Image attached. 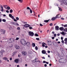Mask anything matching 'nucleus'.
Wrapping results in <instances>:
<instances>
[{
	"label": "nucleus",
	"instance_id": "nucleus-36",
	"mask_svg": "<svg viewBox=\"0 0 67 67\" xmlns=\"http://www.w3.org/2000/svg\"><path fill=\"white\" fill-rule=\"evenodd\" d=\"M16 20H19V18H18V17H16Z\"/></svg>",
	"mask_w": 67,
	"mask_h": 67
},
{
	"label": "nucleus",
	"instance_id": "nucleus-30",
	"mask_svg": "<svg viewBox=\"0 0 67 67\" xmlns=\"http://www.w3.org/2000/svg\"><path fill=\"white\" fill-rule=\"evenodd\" d=\"M60 51H63V48H60Z\"/></svg>",
	"mask_w": 67,
	"mask_h": 67
},
{
	"label": "nucleus",
	"instance_id": "nucleus-11",
	"mask_svg": "<svg viewBox=\"0 0 67 67\" xmlns=\"http://www.w3.org/2000/svg\"><path fill=\"white\" fill-rule=\"evenodd\" d=\"M9 16L10 18H12V19H14V16H13L12 15V14H9Z\"/></svg>",
	"mask_w": 67,
	"mask_h": 67
},
{
	"label": "nucleus",
	"instance_id": "nucleus-16",
	"mask_svg": "<svg viewBox=\"0 0 67 67\" xmlns=\"http://www.w3.org/2000/svg\"><path fill=\"white\" fill-rule=\"evenodd\" d=\"M64 28L63 27H60L59 28V30H60V31H64Z\"/></svg>",
	"mask_w": 67,
	"mask_h": 67
},
{
	"label": "nucleus",
	"instance_id": "nucleus-54",
	"mask_svg": "<svg viewBox=\"0 0 67 67\" xmlns=\"http://www.w3.org/2000/svg\"><path fill=\"white\" fill-rule=\"evenodd\" d=\"M60 35V34H58L57 35V36H59Z\"/></svg>",
	"mask_w": 67,
	"mask_h": 67
},
{
	"label": "nucleus",
	"instance_id": "nucleus-29",
	"mask_svg": "<svg viewBox=\"0 0 67 67\" xmlns=\"http://www.w3.org/2000/svg\"><path fill=\"white\" fill-rule=\"evenodd\" d=\"M64 32H67V29H64Z\"/></svg>",
	"mask_w": 67,
	"mask_h": 67
},
{
	"label": "nucleus",
	"instance_id": "nucleus-62",
	"mask_svg": "<svg viewBox=\"0 0 67 67\" xmlns=\"http://www.w3.org/2000/svg\"><path fill=\"white\" fill-rule=\"evenodd\" d=\"M61 19H62V20H64V18H61Z\"/></svg>",
	"mask_w": 67,
	"mask_h": 67
},
{
	"label": "nucleus",
	"instance_id": "nucleus-46",
	"mask_svg": "<svg viewBox=\"0 0 67 67\" xmlns=\"http://www.w3.org/2000/svg\"><path fill=\"white\" fill-rule=\"evenodd\" d=\"M50 26H53V23H51L50 24Z\"/></svg>",
	"mask_w": 67,
	"mask_h": 67
},
{
	"label": "nucleus",
	"instance_id": "nucleus-13",
	"mask_svg": "<svg viewBox=\"0 0 67 67\" xmlns=\"http://www.w3.org/2000/svg\"><path fill=\"white\" fill-rule=\"evenodd\" d=\"M15 48L17 49H18L20 48V47L18 45H15Z\"/></svg>",
	"mask_w": 67,
	"mask_h": 67
},
{
	"label": "nucleus",
	"instance_id": "nucleus-10",
	"mask_svg": "<svg viewBox=\"0 0 67 67\" xmlns=\"http://www.w3.org/2000/svg\"><path fill=\"white\" fill-rule=\"evenodd\" d=\"M47 42L48 45H51L52 44V43L51 41H47Z\"/></svg>",
	"mask_w": 67,
	"mask_h": 67
},
{
	"label": "nucleus",
	"instance_id": "nucleus-60",
	"mask_svg": "<svg viewBox=\"0 0 67 67\" xmlns=\"http://www.w3.org/2000/svg\"><path fill=\"white\" fill-rule=\"evenodd\" d=\"M1 11L2 12H3V8L2 9V10H1Z\"/></svg>",
	"mask_w": 67,
	"mask_h": 67
},
{
	"label": "nucleus",
	"instance_id": "nucleus-21",
	"mask_svg": "<svg viewBox=\"0 0 67 67\" xmlns=\"http://www.w3.org/2000/svg\"><path fill=\"white\" fill-rule=\"evenodd\" d=\"M12 41V40H11V38H10L8 41L9 43H12V42L11 41Z\"/></svg>",
	"mask_w": 67,
	"mask_h": 67
},
{
	"label": "nucleus",
	"instance_id": "nucleus-35",
	"mask_svg": "<svg viewBox=\"0 0 67 67\" xmlns=\"http://www.w3.org/2000/svg\"><path fill=\"white\" fill-rule=\"evenodd\" d=\"M28 53L29 54H31V53H32V51H29L28 52Z\"/></svg>",
	"mask_w": 67,
	"mask_h": 67
},
{
	"label": "nucleus",
	"instance_id": "nucleus-58",
	"mask_svg": "<svg viewBox=\"0 0 67 67\" xmlns=\"http://www.w3.org/2000/svg\"><path fill=\"white\" fill-rule=\"evenodd\" d=\"M16 25H18V26H19V24L18 23H16Z\"/></svg>",
	"mask_w": 67,
	"mask_h": 67
},
{
	"label": "nucleus",
	"instance_id": "nucleus-56",
	"mask_svg": "<svg viewBox=\"0 0 67 67\" xmlns=\"http://www.w3.org/2000/svg\"><path fill=\"white\" fill-rule=\"evenodd\" d=\"M62 43H64V40H63L62 41Z\"/></svg>",
	"mask_w": 67,
	"mask_h": 67
},
{
	"label": "nucleus",
	"instance_id": "nucleus-61",
	"mask_svg": "<svg viewBox=\"0 0 67 67\" xmlns=\"http://www.w3.org/2000/svg\"><path fill=\"white\" fill-rule=\"evenodd\" d=\"M43 59H45V58L44 57H42Z\"/></svg>",
	"mask_w": 67,
	"mask_h": 67
},
{
	"label": "nucleus",
	"instance_id": "nucleus-43",
	"mask_svg": "<svg viewBox=\"0 0 67 67\" xmlns=\"http://www.w3.org/2000/svg\"><path fill=\"white\" fill-rule=\"evenodd\" d=\"M19 40V38L18 37H17L15 39V40Z\"/></svg>",
	"mask_w": 67,
	"mask_h": 67
},
{
	"label": "nucleus",
	"instance_id": "nucleus-50",
	"mask_svg": "<svg viewBox=\"0 0 67 67\" xmlns=\"http://www.w3.org/2000/svg\"><path fill=\"white\" fill-rule=\"evenodd\" d=\"M40 25L41 26H43V25L41 24H40Z\"/></svg>",
	"mask_w": 67,
	"mask_h": 67
},
{
	"label": "nucleus",
	"instance_id": "nucleus-42",
	"mask_svg": "<svg viewBox=\"0 0 67 67\" xmlns=\"http://www.w3.org/2000/svg\"><path fill=\"white\" fill-rule=\"evenodd\" d=\"M30 10L31 13H32V10L31 9H30Z\"/></svg>",
	"mask_w": 67,
	"mask_h": 67
},
{
	"label": "nucleus",
	"instance_id": "nucleus-45",
	"mask_svg": "<svg viewBox=\"0 0 67 67\" xmlns=\"http://www.w3.org/2000/svg\"><path fill=\"white\" fill-rule=\"evenodd\" d=\"M14 21H15V22H16V21H17V20H16L15 19H14Z\"/></svg>",
	"mask_w": 67,
	"mask_h": 67
},
{
	"label": "nucleus",
	"instance_id": "nucleus-1",
	"mask_svg": "<svg viewBox=\"0 0 67 67\" xmlns=\"http://www.w3.org/2000/svg\"><path fill=\"white\" fill-rule=\"evenodd\" d=\"M58 1L60 2L61 5H62L63 3H64L67 5V0H58Z\"/></svg>",
	"mask_w": 67,
	"mask_h": 67
},
{
	"label": "nucleus",
	"instance_id": "nucleus-14",
	"mask_svg": "<svg viewBox=\"0 0 67 67\" xmlns=\"http://www.w3.org/2000/svg\"><path fill=\"white\" fill-rule=\"evenodd\" d=\"M55 30L57 31H58L59 30V26H55Z\"/></svg>",
	"mask_w": 67,
	"mask_h": 67
},
{
	"label": "nucleus",
	"instance_id": "nucleus-4",
	"mask_svg": "<svg viewBox=\"0 0 67 67\" xmlns=\"http://www.w3.org/2000/svg\"><path fill=\"white\" fill-rule=\"evenodd\" d=\"M59 63H65V60H64V59H60L59 60Z\"/></svg>",
	"mask_w": 67,
	"mask_h": 67
},
{
	"label": "nucleus",
	"instance_id": "nucleus-41",
	"mask_svg": "<svg viewBox=\"0 0 67 67\" xmlns=\"http://www.w3.org/2000/svg\"><path fill=\"white\" fill-rule=\"evenodd\" d=\"M17 29L18 30H20V28L19 27H18L17 28Z\"/></svg>",
	"mask_w": 67,
	"mask_h": 67
},
{
	"label": "nucleus",
	"instance_id": "nucleus-27",
	"mask_svg": "<svg viewBox=\"0 0 67 67\" xmlns=\"http://www.w3.org/2000/svg\"><path fill=\"white\" fill-rule=\"evenodd\" d=\"M35 49L36 50H38V47L37 46H36L35 47Z\"/></svg>",
	"mask_w": 67,
	"mask_h": 67
},
{
	"label": "nucleus",
	"instance_id": "nucleus-52",
	"mask_svg": "<svg viewBox=\"0 0 67 67\" xmlns=\"http://www.w3.org/2000/svg\"><path fill=\"white\" fill-rule=\"evenodd\" d=\"M61 39L63 41V37H61Z\"/></svg>",
	"mask_w": 67,
	"mask_h": 67
},
{
	"label": "nucleus",
	"instance_id": "nucleus-47",
	"mask_svg": "<svg viewBox=\"0 0 67 67\" xmlns=\"http://www.w3.org/2000/svg\"><path fill=\"white\" fill-rule=\"evenodd\" d=\"M46 61H43V63H46Z\"/></svg>",
	"mask_w": 67,
	"mask_h": 67
},
{
	"label": "nucleus",
	"instance_id": "nucleus-19",
	"mask_svg": "<svg viewBox=\"0 0 67 67\" xmlns=\"http://www.w3.org/2000/svg\"><path fill=\"white\" fill-rule=\"evenodd\" d=\"M49 20H50V19H49L48 20H46L44 21V22H46V23H48V21H49Z\"/></svg>",
	"mask_w": 67,
	"mask_h": 67
},
{
	"label": "nucleus",
	"instance_id": "nucleus-2",
	"mask_svg": "<svg viewBox=\"0 0 67 67\" xmlns=\"http://www.w3.org/2000/svg\"><path fill=\"white\" fill-rule=\"evenodd\" d=\"M20 43L22 45L24 46H25L26 44V41L25 40L21 39L20 41Z\"/></svg>",
	"mask_w": 67,
	"mask_h": 67
},
{
	"label": "nucleus",
	"instance_id": "nucleus-26",
	"mask_svg": "<svg viewBox=\"0 0 67 67\" xmlns=\"http://www.w3.org/2000/svg\"><path fill=\"white\" fill-rule=\"evenodd\" d=\"M2 21L4 22H6V20L5 19H3L2 20Z\"/></svg>",
	"mask_w": 67,
	"mask_h": 67
},
{
	"label": "nucleus",
	"instance_id": "nucleus-24",
	"mask_svg": "<svg viewBox=\"0 0 67 67\" xmlns=\"http://www.w3.org/2000/svg\"><path fill=\"white\" fill-rule=\"evenodd\" d=\"M9 12L10 13H12V12H13V10L12 9L10 10Z\"/></svg>",
	"mask_w": 67,
	"mask_h": 67
},
{
	"label": "nucleus",
	"instance_id": "nucleus-18",
	"mask_svg": "<svg viewBox=\"0 0 67 67\" xmlns=\"http://www.w3.org/2000/svg\"><path fill=\"white\" fill-rule=\"evenodd\" d=\"M42 54H45L46 53V51L45 50H42Z\"/></svg>",
	"mask_w": 67,
	"mask_h": 67
},
{
	"label": "nucleus",
	"instance_id": "nucleus-15",
	"mask_svg": "<svg viewBox=\"0 0 67 67\" xmlns=\"http://www.w3.org/2000/svg\"><path fill=\"white\" fill-rule=\"evenodd\" d=\"M15 63H19V59H16L15 60Z\"/></svg>",
	"mask_w": 67,
	"mask_h": 67
},
{
	"label": "nucleus",
	"instance_id": "nucleus-8",
	"mask_svg": "<svg viewBox=\"0 0 67 67\" xmlns=\"http://www.w3.org/2000/svg\"><path fill=\"white\" fill-rule=\"evenodd\" d=\"M26 44L27 46L29 47H30L31 46V44H30V43L29 42H27V43H26Z\"/></svg>",
	"mask_w": 67,
	"mask_h": 67
},
{
	"label": "nucleus",
	"instance_id": "nucleus-39",
	"mask_svg": "<svg viewBox=\"0 0 67 67\" xmlns=\"http://www.w3.org/2000/svg\"><path fill=\"white\" fill-rule=\"evenodd\" d=\"M5 42H7L8 41V39H6V40H5Z\"/></svg>",
	"mask_w": 67,
	"mask_h": 67
},
{
	"label": "nucleus",
	"instance_id": "nucleus-3",
	"mask_svg": "<svg viewBox=\"0 0 67 67\" xmlns=\"http://www.w3.org/2000/svg\"><path fill=\"white\" fill-rule=\"evenodd\" d=\"M29 33V36H34V34L33 33V32H32V31H29L28 32Z\"/></svg>",
	"mask_w": 67,
	"mask_h": 67
},
{
	"label": "nucleus",
	"instance_id": "nucleus-49",
	"mask_svg": "<svg viewBox=\"0 0 67 67\" xmlns=\"http://www.w3.org/2000/svg\"><path fill=\"white\" fill-rule=\"evenodd\" d=\"M54 37H56V34H54Z\"/></svg>",
	"mask_w": 67,
	"mask_h": 67
},
{
	"label": "nucleus",
	"instance_id": "nucleus-59",
	"mask_svg": "<svg viewBox=\"0 0 67 67\" xmlns=\"http://www.w3.org/2000/svg\"><path fill=\"white\" fill-rule=\"evenodd\" d=\"M44 66L45 67H47V64H45L44 65Z\"/></svg>",
	"mask_w": 67,
	"mask_h": 67
},
{
	"label": "nucleus",
	"instance_id": "nucleus-33",
	"mask_svg": "<svg viewBox=\"0 0 67 67\" xmlns=\"http://www.w3.org/2000/svg\"><path fill=\"white\" fill-rule=\"evenodd\" d=\"M64 41H65V42H67V38H66L64 39Z\"/></svg>",
	"mask_w": 67,
	"mask_h": 67
},
{
	"label": "nucleus",
	"instance_id": "nucleus-55",
	"mask_svg": "<svg viewBox=\"0 0 67 67\" xmlns=\"http://www.w3.org/2000/svg\"><path fill=\"white\" fill-rule=\"evenodd\" d=\"M48 53H50L51 52H50V51H47Z\"/></svg>",
	"mask_w": 67,
	"mask_h": 67
},
{
	"label": "nucleus",
	"instance_id": "nucleus-23",
	"mask_svg": "<svg viewBox=\"0 0 67 67\" xmlns=\"http://www.w3.org/2000/svg\"><path fill=\"white\" fill-rule=\"evenodd\" d=\"M16 53V52H14L13 53V56H14V55H15V53Z\"/></svg>",
	"mask_w": 67,
	"mask_h": 67
},
{
	"label": "nucleus",
	"instance_id": "nucleus-53",
	"mask_svg": "<svg viewBox=\"0 0 67 67\" xmlns=\"http://www.w3.org/2000/svg\"><path fill=\"white\" fill-rule=\"evenodd\" d=\"M2 19H1L0 18V23H1V22H2Z\"/></svg>",
	"mask_w": 67,
	"mask_h": 67
},
{
	"label": "nucleus",
	"instance_id": "nucleus-22",
	"mask_svg": "<svg viewBox=\"0 0 67 67\" xmlns=\"http://www.w3.org/2000/svg\"><path fill=\"white\" fill-rule=\"evenodd\" d=\"M32 46L33 47L35 46V44L34 43H33L32 44Z\"/></svg>",
	"mask_w": 67,
	"mask_h": 67
},
{
	"label": "nucleus",
	"instance_id": "nucleus-63",
	"mask_svg": "<svg viewBox=\"0 0 67 67\" xmlns=\"http://www.w3.org/2000/svg\"><path fill=\"white\" fill-rule=\"evenodd\" d=\"M1 7L2 9H3V6H2V5H1Z\"/></svg>",
	"mask_w": 67,
	"mask_h": 67
},
{
	"label": "nucleus",
	"instance_id": "nucleus-48",
	"mask_svg": "<svg viewBox=\"0 0 67 67\" xmlns=\"http://www.w3.org/2000/svg\"><path fill=\"white\" fill-rule=\"evenodd\" d=\"M42 44H44V45H47V44H46V43H45L44 42H43L42 43Z\"/></svg>",
	"mask_w": 67,
	"mask_h": 67
},
{
	"label": "nucleus",
	"instance_id": "nucleus-32",
	"mask_svg": "<svg viewBox=\"0 0 67 67\" xmlns=\"http://www.w3.org/2000/svg\"><path fill=\"white\" fill-rule=\"evenodd\" d=\"M61 34H62V35H64L65 33H64V32H62L61 33Z\"/></svg>",
	"mask_w": 67,
	"mask_h": 67
},
{
	"label": "nucleus",
	"instance_id": "nucleus-34",
	"mask_svg": "<svg viewBox=\"0 0 67 67\" xmlns=\"http://www.w3.org/2000/svg\"><path fill=\"white\" fill-rule=\"evenodd\" d=\"M64 27H67V24H66V25H64Z\"/></svg>",
	"mask_w": 67,
	"mask_h": 67
},
{
	"label": "nucleus",
	"instance_id": "nucleus-38",
	"mask_svg": "<svg viewBox=\"0 0 67 67\" xmlns=\"http://www.w3.org/2000/svg\"><path fill=\"white\" fill-rule=\"evenodd\" d=\"M36 39L38 41H39V40H40V38H36Z\"/></svg>",
	"mask_w": 67,
	"mask_h": 67
},
{
	"label": "nucleus",
	"instance_id": "nucleus-28",
	"mask_svg": "<svg viewBox=\"0 0 67 67\" xmlns=\"http://www.w3.org/2000/svg\"><path fill=\"white\" fill-rule=\"evenodd\" d=\"M7 10H10V7H8L7 8Z\"/></svg>",
	"mask_w": 67,
	"mask_h": 67
},
{
	"label": "nucleus",
	"instance_id": "nucleus-40",
	"mask_svg": "<svg viewBox=\"0 0 67 67\" xmlns=\"http://www.w3.org/2000/svg\"><path fill=\"white\" fill-rule=\"evenodd\" d=\"M27 10H30V8L29 7H27Z\"/></svg>",
	"mask_w": 67,
	"mask_h": 67
},
{
	"label": "nucleus",
	"instance_id": "nucleus-20",
	"mask_svg": "<svg viewBox=\"0 0 67 67\" xmlns=\"http://www.w3.org/2000/svg\"><path fill=\"white\" fill-rule=\"evenodd\" d=\"M3 60H7L8 59V58H7L6 57H5L3 58Z\"/></svg>",
	"mask_w": 67,
	"mask_h": 67
},
{
	"label": "nucleus",
	"instance_id": "nucleus-5",
	"mask_svg": "<svg viewBox=\"0 0 67 67\" xmlns=\"http://www.w3.org/2000/svg\"><path fill=\"white\" fill-rule=\"evenodd\" d=\"M58 16V15H57L55 17H53L51 19L52 20V21H54V20H56Z\"/></svg>",
	"mask_w": 67,
	"mask_h": 67
},
{
	"label": "nucleus",
	"instance_id": "nucleus-17",
	"mask_svg": "<svg viewBox=\"0 0 67 67\" xmlns=\"http://www.w3.org/2000/svg\"><path fill=\"white\" fill-rule=\"evenodd\" d=\"M11 40H12V42H15V39H14V38H11Z\"/></svg>",
	"mask_w": 67,
	"mask_h": 67
},
{
	"label": "nucleus",
	"instance_id": "nucleus-7",
	"mask_svg": "<svg viewBox=\"0 0 67 67\" xmlns=\"http://www.w3.org/2000/svg\"><path fill=\"white\" fill-rule=\"evenodd\" d=\"M0 31L1 32H3V34H5V30L1 29L0 30Z\"/></svg>",
	"mask_w": 67,
	"mask_h": 67
},
{
	"label": "nucleus",
	"instance_id": "nucleus-51",
	"mask_svg": "<svg viewBox=\"0 0 67 67\" xmlns=\"http://www.w3.org/2000/svg\"><path fill=\"white\" fill-rule=\"evenodd\" d=\"M42 46L43 47H45V45H44V44H43L42 45Z\"/></svg>",
	"mask_w": 67,
	"mask_h": 67
},
{
	"label": "nucleus",
	"instance_id": "nucleus-44",
	"mask_svg": "<svg viewBox=\"0 0 67 67\" xmlns=\"http://www.w3.org/2000/svg\"><path fill=\"white\" fill-rule=\"evenodd\" d=\"M6 12L7 13H9V10H6Z\"/></svg>",
	"mask_w": 67,
	"mask_h": 67
},
{
	"label": "nucleus",
	"instance_id": "nucleus-9",
	"mask_svg": "<svg viewBox=\"0 0 67 67\" xmlns=\"http://www.w3.org/2000/svg\"><path fill=\"white\" fill-rule=\"evenodd\" d=\"M4 51L2 50L0 52V56L2 57L3 56V52H4Z\"/></svg>",
	"mask_w": 67,
	"mask_h": 67
},
{
	"label": "nucleus",
	"instance_id": "nucleus-37",
	"mask_svg": "<svg viewBox=\"0 0 67 67\" xmlns=\"http://www.w3.org/2000/svg\"><path fill=\"white\" fill-rule=\"evenodd\" d=\"M29 29H30V30H31V29H33V27H29Z\"/></svg>",
	"mask_w": 67,
	"mask_h": 67
},
{
	"label": "nucleus",
	"instance_id": "nucleus-64",
	"mask_svg": "<svg viewBox=\"0 0 67 67\" xmlns=\"http://www.w3.org/2000/svg\"><path fill=\"white\" fill-rule=\"evenodd\" d=\"M12 58H10V60H12Z\"/></svg>",
	"mask_w": 67,
	"mask_h": 67
},
{
	"label": "nucleus",
	"instance_id": "nucleus-12",
	"mask_svg": "<svg viewBox=\"0 0 67 67\" xmlns=\"http://www.w3.org/2000/svg\"><path fill=\"white\" fill-rule=\"evenodd\" d=\"M24 26L25 27H30V25L28 24H25L24 25Z\"/></svg>",
	"mask_w": 67,
	"mask_h": 67
},
{
	"label": "nucleus",
	"instance_id": "nucleus-25",
	"mask_svg": "<svg viewBox=\"0 0 67 67\" xmlns=\"http://www.w3.org/2000/svg\"><path fill=\"white\" fill-rule=\"evenodd\" d=\"M35 36H38V35L37 34H35Z\"/></svg>",
	"mask_w": 67,
	"mask_h": 67
},
{
	"label": "nucleus",
	"instance_id": "nucleus-31",
	"mask_svg": "<svg viewBox=\"0 0 67 67\" xmlns=\"http://www.w3.org/2000/svg\"><path fill=\"white\" fill-rule=\"evenodd\" d=\"M59 11H62V9L60 8V7H59Z\"/></svg>",
	"mask_w": 67,
	"mask_h": 67
},
{
	"label": "nucleus",
	"instance_id": "nucleus-57",
	"mask_svg": "<svg viewBox=\"0 0 67 67\" xmlns=\"http://www.w3.org/2000/svg\"><path fill=\"white\" fill-rule=\"evenodd\" d=\"M65 44H66V45H67V42L65 41Z\"/></svg>",
	"mask_w": 67,
	"mask_h": 67
},
{
	"label": "nucleus",
	"instance_id": "nucleus-6",
	"mask_svg": "<svg viewBox=\"0 0 67 67\" xmlns=\"http://www.w3.org/2000/svg\"><path fill=\"white\" fill-rule=\"evenodd\" d=\"M22 54L23 56H26L27 54V52L25 51H23L22 52Z\"/></svg>",
	"mask_w": 67,
	"mask_h": 67
}]
</instances>
